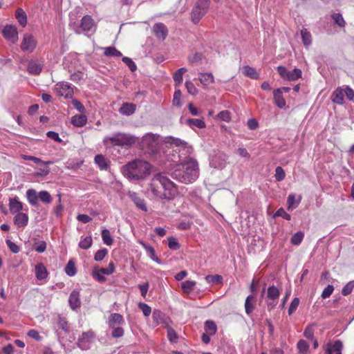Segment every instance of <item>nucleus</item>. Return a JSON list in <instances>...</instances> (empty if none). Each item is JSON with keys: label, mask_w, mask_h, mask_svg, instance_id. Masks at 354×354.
<instances>
[{"label": "nucleus", "mask_w": 354, "mask_h": 354, "mask_svg": "<svg viewBox=\"0 0 354 354\" xmlns=\"http://www.w3.org/2000/svg\"><path fill=\"white\" fill-rule=\"evenodd\" d=\"M148 192L157 199L166 200H172L178 194L177 185L165 173H158L153 176Z\"/></svg>", "instance_id": "obj_1"}, {"label": "nucleus", "mask_w": 354, "mask_h": 354, "mask_svg": "<svg viewBox=\"0 0 354 354\" xmlns=\"http://www.w3.org/2000/svg\"><path fill=\"white\" fill-rule=\"evenodd\" d=\"M171 177L185 184L192 183L199 176L198 162L193 158H189L180 165L172 171Z\"/></svg>", "instance_id": "obj_2"}, {"label": "nucleus", "mask_w": 354, "mask_h": 354, "mask_svg": "<svg viewBox=\"0 0 354 354\" xmlns=\"http://www.w3.org/2000/svg\"><path fill=\"white\" fill-rule=\"evenodd\" d=\"M150 165L148 162L136 159L122 167L123 174L130 180H140L149 174Z\"/></svg>", "instance_id": "obj_3"}, {"label": "nucleus", "mask_w": 354, "mask_h": 354, "mask_svg": "<svg viewBox=\"0 0 354 354\" xmlns=\"http://www.w3.org/2000/svg\"><path fill=\"white\" fill-rule=\"evenodd\" d=\"M136 142V138L129 134L116 133L103 139L104 145L129 147Z\"/></svg>", "instance_id": "obj_4"}, {"label": "nucleus", "mask_w": 354, "mask_h": 354, "mask_svg": "<svg viewBox=\"0 0 354 354\" xmlns=\"http://www.w3.org/2000/svg\"><path fill=\"white\" fill-rule=\"evenodd\" d=\"M164 142L167 144L174 145L177 148L176 150H178L179 153H181L179 155L180 158L183 156L186 158V156H189L192 153L193 149L192 146L180 138L167 136L165 138Z\"/></svg>", "instance_id": "obj_5"}, {"label": "nucleus", "mask_w": 354, "mask_h": 354, "mask_svg": "<svg viewBox=\"0 0 354 354\" xmlns=\"http://www.w3.org/2000/svg\"><path fill=\"white\" fill-rule=\"evenodd\" d=\"M209 7V0H198L192 12V19L194 24L198 23L205 15Z\"/></svg>", "instance_id": "obj_6"}, {"label": "nucleus", "mask_w": 354, "mask_h": 354, "mask_svg": "<svg viewBox=\"0 0 354 354\" xmlns=\"http://www.w3.org/2000/svg\"><path fill=\"white\" fill-rule=\"evenodd\" d=\"M160 136L157 134L147 133L142 137V146L147 148L150 151L153 152L159 145Z\"/></svg>", "instance_id": "obj_7"}, {"label": "nucleus", "mask_w": 354, "mask_h": 354, "mask_svg": "<svg viewBox=\"0 0 354 354\" xmlns=\"http://www.w3.org/2000/svg\"><path fill=\"white\" fill-rule=\"evenodd\" d=\"M54 91L59 96L71 98L74 91L72 85L66 82H60L54 86Z\"/></svg>", "instance_id": "obj_8"}, {"label": "nucleus", "mask_w": 354, "mask_h": 354, "mask_svg": "<svg viewBox=\"0 0 354 354\" xmlns=\"http://www.w3.org/2000/svg\"><path fill=\"white\" fill-rule=\"evenodd\" d=\"M115 271V266L113 262H110L107 268H94L93 270V277L100 283L104 282L106 281V278L104 277V274L109 275L113 273Z\"/></svg>", "instance_id": "obj_9"}, {"label": "nucleus", "mask_w": 354, "mask_h": 354, "mask_svg": "<svg viewBox=\"0 0 354 354\" xmlns=\"http://www.w3.org/2000/svg\"><path fill=\"white\" fill-rule=\"evenodd\" d=\"M227 156L221 151L215 152L210 160V165L216 169H223L226 165Z\"/></svg>", "instance_id": "obj_10"}, {"label": "nucleus", "mask_w": 354, "mask_h": 354, "mask_svg": "<svg viewBox=\"0 0 354 354\" xmlns=\"http://www.w3.org/2000/svg\"><path fill=\"white\" fill-rule=\"evenodd\" d=\"M1 32L6 39L13 44H15L19 39L18 31L15 26L6 25L3 28Z\"/></svg>", "instance_id": "obj_11"}, {"label": "nucleus", "mask_w": 354, "mask_h": 354, "mask_svg": "<svg viewBox=\"0 0 354 354\" xmlns=\"http://www.w3.org/2000/svg\"><path fill=\"white\" fill-rule=\"evenodd\" d=\"M280 290L274 286H271L267 290V298L270 301L268 302V308L271 310L277 304V301L279 299Z\"/></svg>", "instance_id": "obj_12"}, {"label": "nucleus", "mask_w": 354, "mask_h": 354, "mask_svg": "<svg viewBox=\"0 0 354 354\" xmlns=\"http://www.w3.org/2000/svg\"><path fill=\"white\" fill-rule=\"evenodd\" d=\"M37 46V41L32 35L30 34H25L24 35L21 48L24 52H32Z\"/></svg>", "instance_id": "obj_13"}, {"label": "nucleus", "mask_w": 354, "mask_h": 354, "mask_svg": "<svg viewBox=\"0 0 354 354\" xmlns=\"http://www.w3.org/2000/svg\"><path fill=\"white\" fill-rule=\"evenodd\" d=\"M93 27V19L90 16L86 15L82 19L80 26L77 28L75 32L77 34H80L82 31L88 32L91 31Z\"/></svg>", "instance_id": "obj_14"}, {"label": "nucleus", "mask_w": 354, "mask_h": 354, "mask_svg": "<svg viewBox=\"0 0 354 354\" xmlns=\"http://www.w3.org/2000/svg\"><path fill=\"white\" fill-rule=\"evenodd\" d=\"M127 196L131 199V201L134 203V204L138 208L140 209L144 212L147 211V207L145 204V200L140 197L138 194L134 192L129 191L127 193Z\"/></svg>", "instance_id": "obj_15"}, {"label": "nucleus", "mask_w": 354, "mask_h": 354, "mask_svg": "<svg viewBox=\"0 0 354 354\" xmlns=\"http://www.w3.org/2000/svg\"><path fill=\"white\" fill-rule=\"evenodd\" d=\"M153 32L160 39L164 40L167 35V28L162 23L155 24L153 26Z\"/></svg>", "instance_id": "obj_16"}, {"label": "nucleus", "mask_w": 354, "mask_h": 354, "mask_svg": "<svg viewBox=\"0 0 354 354\" xmlns=\"http://www.w3.org/2000/svg\"><path fill=\"white\" fill-rule=\"evenodd\" d=\"M28 220L29 218L27 214L19 212L15 214L13 222L18 227H24L28 225Z\"/></svg>", "instance_id": "obj_17"}, {"label": "nucleus", "mask_w": 354, "mask_h": 354, "mask_svg": "<svg viewBox=\"0 0 354 354\" xmlns=\"http://www.w3.org/2000/svg\"><path fill=\"white\" fill-rule=\"evenodd\" d=\"M23 203L19 201L17 197L10 198L9 200V208L11 214H17L23 210Z\"/></svg>", "instance_id": "obj_18"}, {"label": "nucleus", "mask_w": 354, "mask_h": 354, "mask_svg": "<svg viewBox=\"0 0 354 354\" xmlns=\"http://www.w3.org/2000/svg\"><path fill=\"white\" fill-rule=\"evenodd\" d=\"M68 302L71 308L73 310H75L76 308L80 307L81 301L80 299V293L77 290H73L68 299Z\"/></svg>", "instance_id": "obj_19"}, {"label": "nucleus", "mask_w": 354, "mask_h": 354, "mask_svg": "<svg viewBox=\"0 0 354 354\" xmlns=\"http://www.w3.org/2000/svg\"><path fill=\"white\" fill-rule=\"evenodd\" d=\"M35 277L39 280L45 279L48 277V272L46 268L42 263H39L35 266Z\"/></svg>", "instance_id": "obj_20"}, {"label": "nucleus", "mask_w": 354, "mask_h": 354, "mask_svg": "<svg viewBox=\"0 0 354 354\" xmlns=\"http://www.w3.org/2000/svg\"><path fill=\"white\" fill-rule=\"evenodd\" d=\"M242 73L252 80H257L259 78V74L254 68L250 66H244L241 68Z\"/></svg>", "instance_id": "obj_21"}, {"label": "nucleus", "mask_w": 354, "mask_h": 354, "mask_svg": "<svg viewBox=\"0 0 354 354\" xmlns=\"http://www.w3.org/2000/svg\"><path fill=\"white\" fill-rule=\"evenodd\" d=\"M123 317L119 313H112L109 319V326L111 328H114L117 325H121L124 323Z\"/></svg>", "instance_id": "obj_22"}, {"label": "nucleus", "mask_w": 354, "mask_h": 354, "mask_svg": "<svg viewBox=\"0 0 354 354\" xmlns=\"http://www.w3.org/2000/svg\"><path fill=\"white\" fill-rule=\"evenodd\" d=\"M273 97L275 104L279 109H283L286 106V101L283 97V93L280 92V89H276L273 91Z\"/></svg>", "instance_id": "obj_23"}, {"label": "nucleus", "mask_w": 354, "mask_h": 354, "mask_svg": "<svg viewBox=\"0 0 354 354\" xmlns=\"http://www.w3.org/2000/svg\"><path fill=\"white\" fill-rule=\"evenodd\" d=\"M42 70V66L40 63L36 61H30L28 65V71L31 75H39Z\"/></svg>", "instance_id": "obj_24"}, {"label": "nucleus", "mask_w": 354, "mask_h": 354, "mask_svg": "<svg viewBox=\"0 0 354 354\" xmlns=\"http://www.w3.org/2000/svg\"><path fill=\"white\" fill-rule=\"evenodd\" d=\"M94 337V333L92 331L84 332L78 340V346L81 348L86 347L85 344L88 343Z\"/></svg>", "instance_id": "obj_25"}, {"label": "nucleus", "mask_w": 354, "mask_h": 354, "mask_svg": "<svg viewBox=\"0 0 354 354\" xmlns=\"http://www.w3.org/2000/svg\"><path fill=\"white\" fill-rule=\"evenodd\" d=\"M140 245L145 249L148 256L154 261L160 263V259L156 257L154 249L147 244L145 242L140 241Z\"/></svg>", "instance_id": "obj_26"}, {"label": "nucleus", "mask_w": 354, "mask_h": 354, "mask_svg": "<svg viewBox=\"0 0 354 354\" xmlns=\"http://www.w3.org/2000/svg\"><path fill=\"white\" fill-rule=\"evenodd\" d=\"M198 79L202 84L207 86L214 82V78L212 73H199Z\"/></svg>", "instance_id": "obj_27"}, {"label": "nucleus", "mask_w": 354, "mask_h": 354, "mask_svg": "<svg viewBox=\"0 0 354 354\" xmlns=\"http://www.w3.org/2000/svg\"><path fill=\"white\" fill-rule=\"evenodd\" d=\"M135 111L136 105L129 103H124L120 109V113L125 115H131Z\"/></svg>", "instance_id": "obj_28"}, {"label": "nucleus", "mask_w": 354, "mask_h": 354, "mask_svg": "<svg viewBox=\"0 0 354 354\" xmlns=\"http://www.w3.org/2000/svg\"><path fill=\"white\" fill-rule=\"evenodd\" d=\"M87 122V118L84 115H77L73 116L71 118V123L77 127H82L86 124Z\"/></svg>", "instance_id": "obj_29"}, {"label": "nucleus", "mask_w": 354, "mask_h": 354, "mask_svg": "<svg viewBox=\"0 0 354 354\" xmlns=\"http://www.w3.org/2000/svg\"><path fill=\"white\" fill-rule=\"evenodd\" d=\"M26 198L28 203L32 205H36L38 203V194L35 189H30L26 192Z\"/></svg>", "instance_id": "obj_30"}, {"label": "nucleus", "mask_w": 354, "mask_h": 354, "mask_svg": "<svg viewBox=\"0 0 354 354\" xmlns=\"http://www.w3.org/2000/svg\"><path fill=\"white\" fill-rule=\"evenodd\" d=\"M95 163L99 167L101 170H106L108 168V161L106 158L101 155L98 154L95 157Z\"/></svg>", "instance_id": "obj_31"}, {"label": "nucleus", "mask_w": 354, "mask_h": 354, "mask_svg": "<svg viewBox=\"0 0 354 354\" xmlns=\"http://www.w3.org/2000/svg\"><path fill=\"white\" fill-rule=\"evenodd\" d=\"M15 15L19 24L22 27H25L27 24V17L25 12L21 8H18L16 10Z\"/></svg>", "instance_id": "obj_32"}, {"label": "nucleus", "mask_w": 354, "mask_h": 354, "mask_svg": "<svg viewBox=\"0 0 354 354\" xmlns=\"http://www.w3.org/2000/svg\"><path fill=\"white\" fill-rule=\"evenodd\" d=\"M301 74L302 73L300 69L295 68L292 71H288L285 80L288 81H295L301 77Z\"/></svg>", "instance_id": "obj_33"}, {"label": "nucleus", "mask_w": 354, "mask_h": 354, "mask_svg": "<svg viewBox=\"0 0 354 354\" xmlns=\"http://www.w3.org/2000/svg\"><path fill=\"white\" fill-rule=\"evenodd\" d=\"M187 122L192 127H196L199 129H203L205 127V123L201 119H197V118L188 119Z\"/></svg>", "instance_id": "obj_34"}, {"label": "nucleus", "mask_w": 354, "mask_h": 354, "mask_svg": "<svg viewBox=\"0 0 354 354\" xmlns=\"http://www.w3.org/2000/svg\"><path fill=\"white\" fill-rule=\"evenodd\" d=\"M187 72V68H180L176 71V72L174 75V80L176 82V85H179L183 82V75Z\"/></svg>", "instance_id": "obj_35"}, {"label": "nucleus", "mask_w": 354, "mask_h": 354, "mask_svg": "<svg viewBox=\"0 0 354 354\" xmlns=\"http://www.w3.org/2000/svg\"><path fill=\"white\" fill-rule=\"evenodd\" d=\"M301 35L304 44L306 46H309L312 41L310 32L307 29L303 28L301 30Z\"/></svg>", "instance_id": "obj_36"}, {"label": "nucleus", "mask_w": 354, "mask_h": 354, "mask_svg": "<svg viewBox=\"0 0 354 354\" xmlns=\"http://www.w3.org/2000/svg\"><path fill=\"white\" fill-rule=\"evenodd\" d=\"M104 53L107 57H121L122 55L121 52L118 50L114 47H106L104 48Z\"/></svg>", "instance_id": "obj_37"}, {"label": "nucleus", "mask_w": 354, "mask_h": 354, "mask_svg": "<svg viewBox=\"0 0 354 354\" xmlns=\"http://www.w3.org/2000/svg\"><path fill=\"white\" fill-rule=\"evenodd\" d=\"M195 285V281L187 280L182 283L181 286L185 292L189 293L192 290H194Z\"/></svg>", "instance_id": "obj_38"}, {"label": "nucleus", "mask_w": 354, "mask_h": 354, "mask_svg": "<svg viewBox=\"0 0 354 354\" xmlns=\"http://www.w3.org/2000/svg\"><path fill=\"white\" fill-rule=\"evenodd\" d=\"M92 237L91 236H88L80 241L79 243V247L83 250H87L92 245Z\"/></svg>", "instance_id": "obj_39"}, {"label": "nucleus", "mask_w": 354, "mask_h": 354, "mask_svg": "<svg viewBox=\"0 0 354 354\" xmlns=\"http://www.w3.org/2000/svg\"><path fill=\"white\" fill-rule=\"evenodd\" d=\"M102 238L104 244L106 245H111L113 243V239L111 238L109 230L104 229L102 231Z\"/></svg>", "instance_id": "obj_40"}, {"label": "nucleus", "mask_w": 354, "mask_h": 354, "mask_svg": "<svg viewBox=\"0 0 354 354\" xmlns=\"http://www.w3.org/2000/svg\"><path fill=\"white\" fill-rule=\"evenodd\" d=\"M333 102L342 104L344 102V95L342 91L336 90L332 95Z\"/></svg>", "instance_id": "obj_41"}, {"label": "nucleus", "mask_w": 354, "mask_h": 354, "mask_svg": "<svg viewBox=\"0 0 354 354\" xmlns=\"http://www.w3.org/2000/svg\"><path fill=\"white\" fill-rule=\"evenodd\" d=\"M205 329L209 335H214L216 332V324L213 321L207 320L205 323Z\"/></svg>", "instance_id": "obj_42"}, {"label": "nucleus", "mask_w": 354, "mask_h": 354, "mask_svg": "<svg viewBox=\"0 0 354 354\" xmlns=\"http://www.w3.org/2000/svg\"><path fill=\"white\" fill-rule=\"evenodd\" d=\"M332 19L335 24L338 26L343 28L345 26V21L342 15L339 13H335L332 15Z\"/></svg>", "instance_id": "obj_43"}, {"label": "nucleus", "mask_w": 354, "mask_h": 354, "mask_svg": "<svg viewBox=\"0 0 354 354\" xmlns=\"http://www.w3.org/2000/svg\"><path fill=\"white\" fill-rule=\"evenodd\" d=\"M39 198L45 203H50L52 201V197L49 192L47 191H41L38 194Z\"/></svg>", "instance_id": "obj_44"}, {"label": "nucleus", "mask_w": 354, "mask_h": 354, "mask_svg": "<svg viewBox=\"0 0 354 354\" xmlns=\"http://www.w3.org/2000/svg\"><path fill=\"white\" fill-rule=\"evenodd\" d=\"M205 280L208 283L217 284L222 281V277L218 274L207 275L205 277Z\"/></svg>", "instance_id": "obj_45"}, {"label": "nucleus", "mask_w": 354, "mask_h": 354, "mask_svg": "<svg viewBox=\"0 0 354 354\" xmlns=\"http://www.w3.org/2000/svg\"><path fill=\"white\" fill-rule=\"evenodd\" d=\"M304 234L301 232L295 233L291 238V243L295 245H298L301 243L304 239Z\"/></svg>", "instance_id": "obj_46"}, {"label": "nucleus", "mask_w": 354, "mask_h": 354, "mask_svg": "<svg viewBox=\"0 0 354 354\" xmlns=\"http://www.w3.org/2000/svg\"><path fill=\"white\" fill-rule=\"evenodd\" d=\"M65 272L68 276H74L76 274L75 263L72 261H69L65 268Z\"/></svg>", "instance_id": "obj_47"}, {"label": "nucleus", "mask_w": 354, "mask_h": 354, "mask_svg": "<svg viewBox=\"0 0 354 354\" xmlns=\"http://www.w3.org/2000/svg\"><path fill=\"white\" fill-rule=\"evenodd\" d=\"M309 348V346L308 343L304 340L301 339L297 343V348L299 350V352L301 354H306L308 349Z\"/></svg>", "instance_id": "obj_48"}, {"label": "nucleus", "mask_w": 354, "mask_h": 354, "mask_svg": "<svg viewBox=\"0 0 354 354\" xmlns=\"http://www.w3.org/2000/svg\"><path fill=\"white\" fill-rule=\"evenodd\" d=\"M285 176H286V174H285L283 169L279 166L277 167V168L275 169V174H274V177H275V179L277 180V181H279V182L282 181L285 178Z\"/></svg>", "instance_id": "obj_49"}, {"label": "nucleus", "mask_w": 354, "mask_h": 354, "mask_svg": "<svg viewBox=\"0 0 354 354\" xmlns=\"http://www.w3.org/2000/svg\"><path fill=\"white\" fill-rule=\"evenodd\" d=\"M185 87L190 95H196L198 93V89L191 81L185 82Z\"/></svg>", "instance_id": "obj_50"}, {"label": "nucleus", "mask_w": 354, "mask_h": 354, "mask_svg": "<svg viewBox=\"0 0 354 354\" xmlns=\"http://www.w3.org/2000/svg\"><path fill=\"white\" fill-rule=\"evenodd\" d=\"M253 299H254V297L252 295H249V296H248V297L245 299V313L248 315H250L254 309V306L250 302V300Z\"/></svg>", "instance_id": "obj_51"}, {"label": "nucleus", "mask_w": 354, "mask_h": 354, "mask_svg": "<svg viewBox=\"0 0 354 354\" xmlns=\"http://www.w3.org/2000/svg\"><path fill=\"white\" fill-rule=\"evenodd\" d=\"M23 158L24 160H32V161L35 162L37 164H44V165H50V164H52V162H50V161L44 162L42 160H41L40 158H37L35 156H32L24 155V156H23Z\"/></svg>", "instance_id": "obj_52"}, {"label": "nucleus", "mask_w": 354, "mask_h": 354, "mask_svg": "<svg viewBox=\"0 0 354 354\" xmlns=\"http://www.w3.org/2000/svg\"><path fill=\"white\" fill-rule=\"evenodd\" d=\"M354 288V281H351L347 283L342 288V293L346 296L349 295Z\"/></svg>", "instance_id": "obj_53"}, {"label": "nucleus", "mask_w": 354, "mask_h": 354, "mask_svg": "<svg viewBox=\"0 0 354 354\" xmlns=\"http://www.w3.org/2000/svg\"><path fill=\"white\" fill-rule=\"evenodd\" d=\"M287 203L288 209H294L298 206L299 201H296L295 196L294 194H290L288 197Z\"/></svg>", "instance_id": "obj_54"}, {"label": "nucleus", "mask_w": 354, "mask_h": 354, "mask_svg": "<svg viewBox=\"0 0 354 354\" xmlns=\"http://www.w3.org/2000/svg\"><path fill=\"white\" fill-rule=\"evenodd\" d=\"M299 304V299L295 297L290 303L288 308V315H291L297 308Z\"/></svg>", "instance_id": "obj_55"}, {"label": "nucleus", "mask_w": 354, "mask_h": 354, "mask_svg": "<svg viewBox=\"0 0 354 354\" xmlns=\"http://www.w3.org/2000/svg\"><path fill=\"white\" fill-rule=\"evenodd\" d=\"M330 348L332 349L333 352H335V353H342L343 344L340 340H336Z\"/></svg>", "instance_id": "obj_56"}, {"label": "nucleus", "mask_w": 354, "mask_h": 354, "mask_svg": "<svg viewBox=\"0 0 354 354\" xmlns=\"http://www.w3.org/2000/svg\"><path fill=\"white\" fill-rule=\"evenodd\" d=\"M217 117L223 121L229 122L231 120V113L229 111H222L218 114Z\"/></svg>", "instance_id": "obj_57"}, {"label": "nucleus", "mask_w": 354, "mask_h": 354, "mask_svg": "<svg viewBox=\"0 0 354 354\" xmlns=\"http://www.w3.org/2000/svg\"><path fill=\"white\" fill-rule=\"evenodd\" d=\"M181 96H182V93L180 90H176L174 92V98H173V104L174 105L177 106H181V101H180Z\"/></svg>", "instance_id": "obj_58"}, {"label": "nucleus", "mask_w": 354, "mask_h": 354, "mask_svg": "<svg viewBox=\"0 0 354 354\" xmlns=\"http://www.w3.org/2000/svg\"><path fill=\"white\" fill-rule=\"evenodd\" d=\"M334 287L332 285H328L322 291V297L323 299L328 298L333 293Z\"/></svg>", "instance_id": "obj_59"}, {"label": "nucleus", "mask_w": 354, "mask_h": 354, "mask_svg": "<svg viewBox=\"0 0 354 354\" xmlns=\"http://www.w3.org/2000/svg\"><path fill=\"white\" fill-rule=\"evenodd\" d=\"M107 252L108 251L105 248L97 251L96 253L95 254L94 259L96 261H102L105 257Z\"/></svg>", "instance_id": "obj_60"}, {"label": "nucleus", "mask_w": 354, "mask_h": 354, "mask_svg": "<svg viewBox=\"0 0 354 354\" xmlns=\"http://www.w3.org/2000/svg\"><path fill=\"white\" fill-rule=\"evenodd\" d=\"M113 328L112 336L114 338H119L123 336L124 335V329L120 326H115Z\"/></svg>", "instance_id": "obj_61"}, {"label": "nucleus", "mask_w": 354, "mask_h": 354, "mask_svg": "<svg viewBox=\"0 0 354 354\" xmlns=\"http://www.w3.org/2000/svg\"><path fill=\"white\" fill-rule=\"evenodd\" d=\"M168 246L171 250H178L180 248L179 243L177 240L174 237L168 239Z\"/></svg>", "instance_id": "obj_62"}, {"label": "nucleus", "mask_w": 354, "mask_h": 354, "mask_svg": "<svg viewBox=\"0 0 354 354\" xmlns=\"http://www.w3.org/2000/svg\"><path fill=\"white\" fill-rule=\"evenodd\" d=\"M122 61L129 66V69L131 71H135L137 69L136 64L133 62L131 59L127 57H124L122 58Z\"/></svg>", "instance_id": "obj_63"}, {"label": "nucleus", "mask_w": 354, "mask_h": 354, "mask_svg": "<svg viewBox=\"0 0 354 354\" xmlns=\"http://www.w3.org/2000/svg\"><path fill=\"white\" fill-rule=\"evenodd\" d=\"M6 243L8 248L13 253L17 254V253H18L19 252V247L17 244H15V243L12 242L10 240L7 239L6 241Z\"/></svg>", "instance_id": "obj_64"}]
</instances>
